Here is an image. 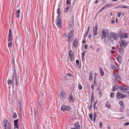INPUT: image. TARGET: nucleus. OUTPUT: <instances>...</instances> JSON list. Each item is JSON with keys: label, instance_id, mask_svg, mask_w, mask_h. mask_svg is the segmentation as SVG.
I'll return each mask as SVG.
<instances>
[{"label": "nucleus", "instance_id": "nucleus-1", "mask_svg": "<svg viewBox=\"0 0 129 129\" xmlns=\"http://www.w3.org/2000/svg\"><path fill=\"white\" fill-rule=\"evenodd\" d=\"M15 72L14 74H13L12 77V80L11 79H9L8 81V85H13L14 86V82L15 79L16 81V85H17L18 80L17 77V75L15 70Z\"/></svg>", "mask_w": 129, "mask_h": 129}, {"label": "nucleus", "instance_id": "nucleus-2", "mask_svg": "<svg viewBox=\"0 0 129 129\" xmlns=\"http://www.w3.org/2000/svg\"><path fill=\"white\" fill-rule=\"evenodd\" d=\"M106 34L107 35L109 34V31L107 29H103L100 34L101 38L102 39L105 38L107 37Z\"/></svg>", "mask_w": 129, "mask_h": 129}, {"label": "nucleus", "instance_id": "nucleus-3", "mask_svg": "<svg viewBox=\"0 0 129 129\" xmlns=\"http://www.w3.org/2000/svg\"><path fill=\"white\" fill-rule=\"evenodd\" d=\"M73 36L74 35L72 31H70L68 33V41L69 43H70L73 41Z\"/></svg>", "mask_w": 129, "mask_h": 129}, {"label": "nucleus", "instance_id": "nucleus-4", "mask_svg": "<svg viewBox=\"0 0 129 129\" xmlns=\"http://www.w3.org/2000/svg\"><path fill=\"white\" fill-rule=\"evenodd\" d=\"M120 47H122L125 48L127 45V43L125 41L124 38L121 39H120V42L119 43Z\"/></svg>", "mask_w": 129, "mask_h": 129}, {"label": "nucleus", "instance_id": "nucleus-5", "mask_svg": "<svg viewBox=\"0 0 129 129\" xmlns=\"http://www.w3.org/2000/svg\"><path fill=\"white\" fill-rule=\"evenodd\" d=\"M60 17H57L56 19V24L58 28H60L61 27V20L59 18Z\"/></svg>", "mask_w": 129, "mask_h": 129}, {"label": "nucleus", "instance_id": "nucleus-6", "mask_svg": "<svg viewBox=\"0 0 129 129\" xmlns=\"http://www.w3.org/2000/svg\"><path fill=\"white\" fill-rule=\"evenodd\" d=\"M61 110L63 111H70L71 110V108L68 106L63 105L61 107Z\"/></svg>", "mask_w": 129, "mask_h": 129}, {"label": "nucleus", "instance_id": "nucleus-7", "mask_svg": "<svg viewBox=\"0 0 129 129\" xmlns=\"http://www.w3.org/2000/svg\"><path fill=\"white\" fill-rule=\"evenodd\" d=\"M116 95L117 98L119 99L123 98L126 97L127 96L126 95L119 92H118L117 93Z\"/></svg>", "mask_w": 129, "mask_h": 129}, {"label": "nucleus", "instance_id": "nucleus-8", "mask_svg": "<svg viewBox=\"0 0 129 129\" xmlns=\"http://www.w3.org/2000/svg\"><path fill=\"white\" fill-rule=\"evenodd\" d=\"M98 28V25L96 23L95 26L93 27V35L94 36H95L97 35Z\"/></svg>", "mask_w": 129, "mask_h": 129}, {"label": "nucleus", "instance_id": "nucleus-9", "mask_svg": "<svg viewBox=\"0 0 129 129\" xmlns=\"http://www.w3.org/2000/svg\"><path fill=\"white\" fill-rule=\"evenodd\" d=\"M107 37L109 41L110 42L112 43H114V41L113 39L112 33L111 34L109 33V34L107 35Z\"/></svg>", "mask_w": 129, "mask_h": 129}, {"label": "nucleus", "instance_id": "nucleus-10", "mask_svg": "<svg viewBox=\"0 0 129 129\" xmlns=\"http://www.w3.org/2000/svg\"><path fill=\"white\" fill-rule=\"evenodd\" d=\"M69 55L71 61H73L74 57L73 53L72 50H70L69 52Z\"/></svg>", "mask_w": 129, "mask_h": 129}, {"label": "nucleus", "instance_id": "nucleus-11", "mask_svg": "<svg viewBox=\"0 0 129 129\" xmlns=\"http://www.w3.org/2000/svg\"><path fill=\"white\" fill-rule=\"evenodd\" d=\"M119 88L124 93H126L127 92V89L125 87H122L121 86H119Z\"/></svg>", "mask_w": 129, "mask_h": 129}, {"label": "nucleus", "instance_id": "nucleus-12", "mask_svg": "<svg viewBox=\"0 0 129 129\" xmlns=\"http://www.w3.org/2000/svg\"><path fill=\"white\" fill-rule=\"evenodd\" d=\"M3 122L5 127L10 125L9 122L7 120H4Z\"/></svg>", "mask_w": 129, "mask_h": 129}, {"label": "nucleus", "instance_id": "nucleus-13", "mask_svg": "<svg viewBox=\"0 0 129 129\" xmlns=\"http://www.w3.org/2000/svg\"><path fill=\"white\" fill-rule=\"evenodd\" d=\"M74 128L75 129H80V126L79 122H77L75 123L74 125Z\"/></svg>", "mask_w": 129, "mask_h": 129}, {"label": "nucleus", "instance_id": "nucleus-14", "mask_svg": "<svg viewBox=\"0 0 129 129\" xmlns=\"http://www.w3.org/2000/svg\"><path fill=\"white\" fill-rule=\"evenodd\" d=\"M66 94L65 92L62 91L60 92V96L62 98H65L66 97Z\"/></svg>", "mask_w": 129, "mask_h": 129}, {"label": "nucleus", "instance_id": "nucleus-15", "mask_svg": "<svg viewBox=\"0 0 129 129\" xmlns=\"http://www.w3.org/2000/svg\"><path fill=\"white\" fill-rule=\"evenodd\" d=\"M78 38H76L74 40L73 45L75 47H76L78 43Z\"/></svg>", "mask_w": 129, "mask_h": 129}, {"label": "nucleus", "instance_id": "nucleus-16", "mask_svg": "<svg viewBox=\"0 0 129 129\" xmlns=\"http://www.w3.org/2000/svg\"><path fill=\"white\" fill-rule=\"evenodd\" d=\"M69 102L71 103L73 102L74 101L73 98V96L71 94H70L69 95Z\"/></svg>", "mask_w": 129, "mask_h": 129}, {"label": "nucleus", "instance_id": "nucleus-17", "mask_svg": "<svg viewBox=\"0 0 129 129\" xmlns=\"http://www.w3.org/2000/svg\"><path fill=\"white\" fill-rule=\"evenodd\" d=\"M19 121V120L18 119H17L16 120H15L14 121V126L15 127L17 128H18V122Z\"/></svg>", "mask_w": 129, "mask_h": 129}, {"label": "nucleus", "instance_id": "nucleus-18", "mask_svg": "<svg viewBox=\"0 0 129 129\" xmlns=\"http://www.w3.org/2000/svg\"><path fill=\"white\" fill-rule=\"evenodd\" d=\"M92 75L93 73H92V71H91L90 72L89 76V79L91 82L92 81Z\"/></svg>", "mask_w": 129, "mask_h": 129}, {"label": "nucleus", "instance_id": "nucleus-19", "mask_svg": "<svg viewBox=\"0 0 129 129\" xmlns=\"http://www.w3.org/2000/svg\"><path fill=\"white\" fill-rule=\"evenodd\" d=\"M19 108L21 111L22 110V104L21 101H20L19 102Z\"/></svg>", "mask_w": 129, "mask_h": 129}, {"label": "nucleus", "instance_id": "nucleus-20", "mask_svg": "<svg viewBox=\"0 0 129 129\" xmlns=\"http://www.w3.org/2000/svg\"><path fill=\"white\" fill-rule=\"evenodd\" d=\"M112 77L114 78L115 79H118L119 80H120L121 79L120 76L118 74H116V75H115L114 77Z\"/></svg>", "mask_w": 129, "mask_h": 129}, {"label": "nucleus", "instance_id": "nucleus-21", "mask_svg": "<svg viewBox=\"0 0 129 129\" xmlns=\"http://www.w3.org/2000/svg\"><path fill=\"white\" fill-rule=\"evenodd\" d=\"M112 37L115 40H116L117 39V37L115 34L114 33H112Z\"/></svg>", "mask_w": 129, "mask_h": 129}, {"label": "nucleus", "instance_id": "nucleus-22", "mask_svg": "<svg viewBox=\"0 0 129 129\" xmlns=\"http://www.w3.org/2000/svg\"><path fill=\"white\" fill-rule=\"evenodd\" d=\"M16 14V17L19 18L20 15V10L19 9L17 10Z\"/></svg>", "mask_w": 129, "mask_h": 129}, {"label": "nucleus", "instance_id": "nucleus-23", "mask_svg": "<svg viewBox=\"0 0 129 129\" xmlns=\"http://www.w3.org/2000/svg\"><path fill=\"white\" fill-rule=\"evenodd\" d=\"M122 59V57L118 55L117 57V60L119 62H121Z\"/></svg>", "mask_w": 129, "mask_h": 129}, {"label": "nucleus", "instance_id": "nucleus-24", "mask_svg": "<svg viewBox=\"0 0 129 129\" xmlns=\"http://www.w3.org/2000/svg\"><path fill=\"white\" fill-rule=\"evenodd\" d=\"M74 25L73 22L71 21L69 25V27L70 28H72L74 26Z\"/></svg>", "mask_w": 129, "mask_h": 129}, {"label": "nucleus", "instance_id": "nucleus-25", "mask_svg": "<svg viewBox=\"0 0 129 129\" xmlns=\"http://www.w3.org/2000/svg\"><path fill=\"white\" fill-rule=\"evenodd\" d=\"M12 39V35H9L8 40V41H11Z\"/></svg>", "mask_w": 129, "mask_h": 129}, {"label": "nucleus", "instance_id": "nucleus-26", "mask_svg": "<svg viewBox=\"0 0 129 129\" xmlns=\"http://www.w3.org/2000/svg\"><path fill=\"white\" fill-rule=\"evenodd\" d=\"M57 12L58 14V16H57V17H60V9L58 8L57 10Z\"/></svg>", "mask_w": 129, "mask_h": 129}, {"label": "nucleus", "instance_id": "nucleus-27", "mask_svg": "<svg viewBox=\"0 0 129 129\" xmlns=\"http://www.w3.org/2000/svg\"><path fill=\"white\" fill-rule=\"evenodd\" d=\"M13 69H10L8 70V74H11L13 73Z\"/></svg>", "mask_w": 129, "mask_h": 129}, {"label": "nucleus", "instance_id": "nucleus-28", "mask_svg": "<svg viewBox=\"0 0 129 129\" xmlns=\"http://www.w3.org/2000/svg\"><path fill=\"white\" fill-rule=\"evenodd\" d=\"M124 106H121V108H120V112H123L124 110Z\"/></svg>", "mask_w": 129, "mask_h": 129}, {"label": "nucleus", "instance_id": "nucleus-29", "mask_svg": "<svg viewBox=\"0 0 129 129\" xmlns=\"http://www.w3.org/2000/svg\"><path fill=\"white\" fill-rule=\"evenodd\" d=\"M110 105L108 102L105 105L106 107H107L108 108H110Z\"/></svg>", "mask_w": 129, "mask_h": 129}, {"label": "nucleus", "instance_id": "nucleus-30", "mask_svg": "<svg viewBox=\"0 0 129 129\" xmlns=\"http://www.w3.org/2000/svg\"><path fill=\"white\" fill-rule=\"evenodd\" d=\"M100 73L101 76H103L104 75V73L103 71L102 70V68L100 69Z\"/></svg>", "mask_w": 129, "mask_h": 129}, {"label": "nucleus", "instance_id": "nucleus-31", "mask_svg": "<svg viewBox=\"0 0 129 129\" xmlns=\"http://www.w3.org/2000/svg\"><path fill=\"white\" fill-rule=\"evenodd\" d=\"M119 36L121 38V39H122V38H123V39L124 38V35H122L121 33L119 34Z\"/></svg>", "mask_w": 129, "mask_h": 129}, {"label": "nucleus", "instance_id": "nucleus-32", "mask_svg": "<svg viewBox=\"0 0 129 129\" xmlns=\"http://www.w3.org/2000/svg\"><path fill=\"white\" fill-rule=\"evenodd\" d=\"M122 47H120L119 49V51L120 52H123V50L122 48Z\"/></svg>", "mask_w": 129, "mask_h": 129}, {"label": "nucleus", "instance_id": "nucleus-33", "mask_svg": "<svg viewBox=\"0 0 129 129\" xmlns=\"http://www.w3.org/2000/svg\"><path fill=\"white\" fill-rule=\"evenodd\" d=\"M119 104L121 106H124L123 104V102L122 101H120L119 102Z\"/></svg>", "mask_w": 129, "mask_h": 129}, {"label": "nucleus", "instance_id": "nucleus-34", "mask_svg": "<svg viewBox=\"0 0 129 129\" xmlns=\"http://www.w3.org/2000/svg\"><path fill=\"white\" fill-rule=\"evenodd\" d=\"M78 88L80 90L82 89V86L80 84H78Z\"/></svg>", "mask_w": 129, "mask_h": 129}, {"label": "nucleus", "instance_id": "nucleus-35", "mask_svg": "<svg viewBox=\"0 0 129 129\" xmlns=\"http://www.w3.org/2000/svg\"><path fill=\"white\" fill-rule=\"evenodd\" d=\"M120 8H126L128 9H129V6H121Z\"/></svg>", "mask_w": 129, "mask_h": 129}, {"label": "nucleus", "instance_id": "nucleus-36", "mask_svg": "<svg viewBox=\"0 0 129 129\" xmlns=\"http://www.w3.org/2000/svg\"><path fill=\"white\" fill-rule=\"evenodd\" d=\"M99 124L100 126V127L101 128H102V122L101 121H100L99 123Z\"/></svg>", "mask_w": 129, "mask_h": 129}, {"label": "nucleus", "instance_id": "nucleus-37", "mask_svg": "<svg viewBox=\"0 0 129 129\" xmlns=\"http://www.w3.org/2000/svg\"><path fill=\"white\" fill-rule=\"evenodd\" d=\"M128 34L127 33H125L124 34V38H128L127 35Z\"/></svg>", "mask_w": 129, "mask_h": 129}, {"label": "nucleus", "instance_id": "nucleus-38", "mask_svg": "<svg viewBox=\"0 0 129 129\" xmlns=\"http://www.w3.org/2000/svg\"><path fill=\"white\" fill-rule=\"evenodd\" d=\"M37 112L35 110V120H36L37 119Z\"/></svg>", "mask_w": 129, "mask_h": 129}, {"label": "nucleus", "instance_id": "nucleus-39", "mask_svg": "<svg viewBox=\"0 0 129 129\" xmlns=\"http://www.w3.org/2000/svg\"><path fill=\"white\" fill-rule=\"evenodd\" d=\"M5 129H11V125L5 127Z\"/></svg>", "mask_w": 129, "mask_h": 129}, {"label": "nucleus", "instance_id": "nucleus-40", "mask_svg": "<svg viewBox=\"0 0 129 129\" xmlns=\"http://www.w3.org/2000/svg\"><path fill=\"white\" fill-rule=\"evenodd\" d=\"M99 94L100 95V97H101L102 96V93L101 90V89H100L99 91Z\"/></svg>", "mask_w": 129, "mask_h": 129}, {"label": "nucleus", "instance_id": "nucleus-41", "mask_svg": "<svg viewBox=\"0 0 129 129\" xmlns=\"http://www.w3.org/2000/svg\"><path fill=\"white\" fill-rule=\"evenodd\" d=\"M17 115L15 113H14L13 115V118H16Z\"/></svg>", "mask_w": 129, "mask_h": 129}, {"label": "nucleus", "instance_id": "nucleus-42", "mask_svg": "<svg viewBox=\"0 0 129 129\" xmlns=\"http://www.w3.org/2000/svg\"><path fill=\"white\" fill-rule=\"evenodd\" d=\"M12 42H9L8 43V46L9 47H11L12 46Z\"/></svg>", "mask_w": 129, "mask_h": 129}, {"label": "nucleus", "instance_id": "nucleus-43", "mask_svg": "<svg viewBox=\"0 0 129 129\" xmlns=\"http://www.w3.org/2000/svg\"><path fill=\"white\" fill-rule=\"evenodd\" d=\"M111 4H109L105 6H104V7H105V8H108L109 6H111Z\"/></svg>", "mask_w": 129, "mask_h": 129}, {"label": "nucleus", "instance_id": "nucleus-44", "mask_svg": "<svg viewBox=\"0 0 129 129\" xmlns=\"http://www.w3.org/2000/svg\"><path fill=\"white\" fill-rule=\"evenodd\" d=\"M89 118L91 120H92V115L91 114H90L89 115Z\"/></svg>", "mask_w": 129, "mask_h": 129}, {"label": "nucleus", "instance_id": "nucleus-45", "mask_svg": "<svg viewBox=\"0 0 129 129\" xmlns=\"http://www.w3.org/2000/svg\"><path fill=\"white\" fill-rule=\"evenodd\" d=\"M113 79L114 80V81L115 82L117 83V82L118 79H115L114 78L112 77Z\"/></svg>", "mask_w": 129, "mask_h": 129}, {"label": "nucleus", "instance_id": "nucleus-46", "mask_svg": "<svg viewBox=\"0 0 129 129\" xmlns=\"http://www.w3.org/2000/svg\"><path fill=\"white\" fill-rule=\"evenodd\" d=\"M89 31H86V32L84 36V37H85L87 36V35H88V33H89Z\"/></svg>", "mask_w": 129, "mask_h": 129}, {"label": "nucleus", "instance_id": "nucleus-47", "mask_svg": "<svg viewBox=\"0 0 129 129\" xmlns=\"http://www.w3.org/2000/svg\"><path fill=\"white\" fill-rule=\"evenodd\" d=\"M91 99H94L93 93V92H92L91 96Z\"/></svg>", "mask_w": 129, "mask_h": 129}, {"label": "nucleus", "instance_id": "nucleus-48", "mask_svg": "<svg viewBox=\"0 0 129 129\" xmlns=\"http://www.w3.org/2000/svg\"><path fill=\"white\" fill-rule=\"evenodd\" d=\"M105 7H104H104H103L100 10V11H99V12H101V11H102V10H104V9H105Z\"/></svg>", "mask_w": 129, "mask_h": 129}, {"label": "nucleus", "instance_id": "nucleus-49", "mask_svg": "<svg viewBox=\"0 0 129 129\" xmlns=\"http://www.w3.org/2000/svg\"><path fill=\"white\" fill-rule=\"evenodd\" d=\"M67 76L69 77H70L73 76V75L70 74H68L67 75Z\"/></svg>", "mask_w": 129, "mask_h": 129}, {"label": "nucleus", "instance_id": "nucleus-50", "mask_svg": "<svg viewBox=\"0 0 129 129\" xmlns=\"http://www.w3.org/2000/svg\"><path fill=\"white\" fill-rule=\"evenodd\" d=\"M97 116V115L96 114V113L95 112H94V116L93 117V118H96Z\"/></svg>", "mask_w": 129, "mask_h": 129}, {"label": "nucleus", "instance_id": "nucleus-51", "mask_svg": "<svg viewBox=\"0 0 129 129\" xmlns=\"http://www.w3.org/2000/svg\"><path fill=\"white\" fill-rule=\"evenodd\" d=\"M70 0H67L66 1V3L68 5H70V3L69 1Z\"/></svg>", "mask_w": 129, "mask_h": 129}, {"label": "nucleus", "instance_id": "nucleus-52", "mask_svg": "<svg viewBox=\"0 0 129 129\" xmlns=\"http://www.w3.org/2000/svg\"><path fill=\"white\" fill-rule=\"evenodd\" d=\"M69 9V7H67L66 8V10H65V11L66 12H68Z\"/></svg>", "mask_w": 129, "mask_h": 129}, {"label": "nucleus", "instance_id": "nucleus-53", "mask_svg": "<svg viewBox=\"0 0 129 129\" xmlns=\"http://www.w3.org/2000/svg\"><path fill=\"white\" fill-rule=\"evenodd\" d=\"M94 85L93 84L91 86V88L93 90H94Z\"/></svg>", "mask_w": 129, "mask_h": 129}, {"label": "nucleus", "instance_id": "nucleus-54", "mask_svg": "<svg viewBox=\"0 0 129 129\" xmlns=\"http://www.w3.org/2000/svg\"><path fill=\"white\" fill-rule=\"evenodd\" d=\"M76 63L77 65H78L79 64V61L78 60H77L76 61Z\"/></svg>", "mask_w": 129, "mask_h": 129}, {"label": "nucleus", "instance_id": "nucleus-55", "mask_svg": "<svg viewBox=\"0 0 129 129\" xmlns=\"http://www.w3.org/2000/svg\"><path fill=\"white\" fill-rule=\"evenodd\" d=\"M112 69H115L116 68V67L114 65H112Z\"/></svg>", "mask_w": 129, "mask_h": 129}, {"label": "nucleus", "instance_id": "nucleus-56", "mask_svg": "<svg viewBox=\"0 0 129 129\" xmlns=\"http://www.w3.org/2000/svg\"><path fill=\"white\" fill-rule=\"evenodd\" d=\"M86 52L85 51H84V52H83L82 54V57H84V54Z\"/></svg>", "mask_w": 129, "mask_h": 129}, {"label": "nucleus", "instance_id": "nucleus-57", "mask_svg": "<svg viewBox=\"0 0 129 129\" xmlns=\"http://www.w3.org/2000/svg\"><path fill=\"white\" fill-rule=\"evenodd\" d=\"M12 35L11 34V29H10L9 30V35Z\"/></svg>", "mask_w": 129, "mask_h": 129}, {"label": "nucleus", "instance_id": "nucleus-58", "mask_svg": "<svg viewBox=\"0 0 129 129\" xmlns=\"http://www.w3.org/2000/svg\"><path fill=\"white\" fill-rule=\"evenodd\" d=\"M121 12H119L118 13V17H119L120 16H121Z\"/></svg>", "mask_w": 129, "mask_h": 129}, {"label": "nucleus", "instance_id": "nucleus-59", "mask_svg": "<svg viewBox=\"0 0 129 129\" xmlns=\"http://www.w3.org/2000/svg\"><path fill=\"white\" fill-rule=\"evenodd\" d=\"M114 93L112 92L111 93V97L112 98H113L114 96Z\"/></svg>", "mask_w": 129, "mask_h": 129}, {"label": "nucleus", "instance_id": "nucleus-60", "mask_svg": "<svg viewBox=\"0 0 129 129\" xmlns=\"http://www.w3.org/2000/svg\"><path fill=\"white\" fill-rule=\"evenodd\" d=\"M126 113L128 115V116L129 115V110L128 109H127L126 111Z\"/></svg>", "mask_w": 129, "mask_h": 129}, {"label": "nucleus", "instance_id": "nucleus-61", "mask_svg": "<svg viewBox=\"0 0 129 129\" xmlns=\"http://www.w3.org/2000/svg\"><path fill=\"white\" fill-rule=\"evenodd\" d=\"M117 89V88H116L115 87H113V90L114 91H116Z\"/></svg>", "mask_w": 129, "mask_h": 129}, {"label": "nucleus", "instance_id": "nucleus-62", "mask_svg": "<svg viewBox=\"0 0 129 129\" xmlns=\"http://www.w3.org/2000/svg\"><path fill=\"white\" fill-rule=\"evenodd\" d=\"M93 84L94 85H96V81L94 80V83Z\"/></svg>", "mask_w": 129, "mask_h": 129}, {"label": "nucleus", "instance_id": "nucleus-63", "mask_svg": "<svg viewBox=\"0 0 129 129\" xmlns=\"http://www.w3.org/2000/svg\"><path fill=\"white\" fill-rule=\"evenodd\" d=\"M129 124V122H127L125 123L124 124V125H128Z\"/></svg>", "mask_w": 129, "mask_h": 129}, {"label": "nucleus", "instance_id": "nucleus-64", "mask_svg": "<svg viewBox=\"0 0 129 129\" xmlns=\"http://www.w3.org/2000/svg\"><path fill=\"white\" fill-rule=\"evenodd\" d=\"M87 46H88V45L87 44H86L84 45V48L85 49H86L87 48Z\"/></svg>", "mask_w": 129, "mask_h": 129}]
</instances>
